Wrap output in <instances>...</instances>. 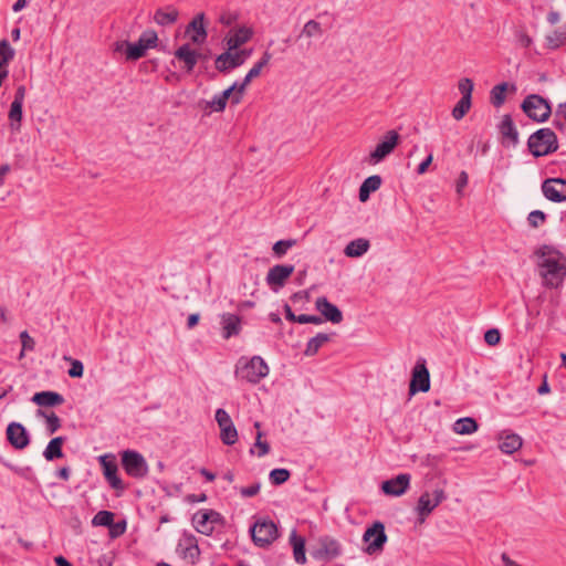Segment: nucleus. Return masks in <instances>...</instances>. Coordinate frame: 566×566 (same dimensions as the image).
<instances>
[{"label": "nucleus", "mask_w": 566, "mask_h": 566, "mask_svg": "<svg viewBox=\"0 0 566 566\" xmlns=\"http://www.w3.org/2000/svg\"><path fill=\"white\" fill-rule=\"evenodd\" d=\"M400 136L396 130H388L379 139L375 149L369 154L366 161L369 165H377L389 156L399 143Z\"/></svg>", "instance_id": "obj_8"}, {"label": "nucleus", "mask_w": 566, "mask_h": 566, "mask_svg": "<svg viewBox=\"0 0 566 566\" xmlns=\"http://www.w3.org/2000/svg\"><path fill=\"white\" fill-rule=\"evenodd\" d=\"M459 92L462 95V98H469L472 99V92L474 88V83L469 77H463L458 83Z\"/></svg>", "instance_id": "obj_51"}, {"label": "nucleus", "mask_w": 566, "mask_h": 566, "mask_svg": "<svg viewBox=\"0 0 566 566\" xmlns=\"http://www.w3.org/2000/svg\"><path fill=\"white\" fill-rule=\"evenodd\" d=\"M501 340V334L499 332V329L496 328H491V329H488L484 334V342L490 345V346H495L500 343Z\"/></svg>", "instance_id": "obj_54"}, {"label": "nucleus", "mask_w": 566, "mask_h": 566, "mask_svg": "<svg viewBox=\"0 0 566 566\" xmlns=\"http://www.w3.org/2000/svg\"><path fill=\"white\" fill-rule=\"evenodd\" d=\"M499 449L506 454H512L522 448V438L516 433L502 432L500 434Z\"/></svg>", "instance_id": "obj_26"}, {"label": "nucleus", "mask_w": 566, "mask_h": 566, "mask_svg": "<svg viewBox=\"0 0 566 566\" xmlns=\"http://www.w3.org/2000/svg\"><path fill=\"white\" fill-rule=\"evenodd\" d=\"M216 421L220 428V439L226 446H233L238 441V431L229 413L219 408L216 410Z\"/></svg>", "instance_id": "obj_13"}, {"label": "nucleus", "mask_w": 566, "mask_h": 566, "mask_svg": "<svg viewBox=\"0 0 566 566\" xmlns=\"http://www.w3.org/2000/svg\"><path fill=\"white\" fill-rule=\"evenodd\" d=\"M14 50L11 48L8 40L0 41V66L7 67L10 61L14 59Z\"/></svg>", "instance_id": "obj_41"}, {"label": "nucleus", "mask_w": 566, "mask_h": 566, "mask_svg": "<svg viewBox=\"0 0 566 566\" xmlns=\"http://www.w3.org/2000/svg\"><path fill=\"white\" fill-rule=\"evenodd\" d=\"M295 268L292 264H276L272 266L265 277L266 284L273 292L283 287L286 280L293 274Z\"/></svg>", "instance_id": "obj_14"}, {"label": "nucleus", "mask_w": 566, "mask_h": 566, "mask_svg": "<svg viewBox=\"0 0 566 566\" xmlns=\"http://www.w3.org/2000/svg\"><path fill=\"white\" fill-rule=\"evenodd\" d=\"M114 513L111 511H99L94 515L92 524L94 526H112V523L114 522Z\"/></svg>", "instance_id": "obj_45"}, {"label": "nucleus", "mask_w": 566, "mask_h": 566, "mask_svg": "<svg viewBox=\"0 0 566 566\" xmlns=\"http://www.w3.org/2000/svg\"><path fill=\"white\" fill-rule=\"evenodd\" d=\"M542 192L552 202L566 201V179L548 178L542 184Z\"/></svg>", "instance_id": "obj_15"}, {"label": "nucleus", "mask_w": 566, "mask_h": 566, "mask_svg": "<svg viewBox=\"0 0 566 566\" xmlns=\"http://www.w3.org/2000/svg\"><path fill=\"white\" fill-rule=\"evenodd\" d=\"M7 439L10 444L18 450L27 448L30 443L27 429L19 422H11L8 424Z\"/></svg>", "instance_id": "obj_17"}, {"label": "nucleus", "mask_w": 566, "mask_h": 566, "mask_svg": "<svg viewBox=\"0 0 566 566\" xmlns=\"http://www.w3.org/2000/svg\"><path fill=\"white\" fill-rule=\"evenodd\" d=\"M260 489H261V483L260 482H255L249 486H243L240 489V494L243 496V497H252L254 495H256L259 492H260Z\"/></svg>", "instance_id": "obj_56"}, {"label": "nucleus", "mask_w": 566, "mask_h": 566, "mask_svg": "<svg viewBox=\"0 0 566 566\" xmlns=\"http://www.w3.org/2000/svg\"><path fill=\"white\" fill-rule=\"evenodd\" d=\"M98 462L103 470V475L111 488L115 491L123 492L126 489V485L118 475L116 457L113 453H106L98 457Z\"/></svg>", "instance_id": "obj_10"}, {"label": "nucleus", "mask_w": 566, "mask_h": 566, "mask_svg": "<svg viewBox=\"0 0 566 566\" xmlns=\"http://www.w3.org/2000/svg\"><path fill=\"white\" fill-rule=\"evenodd\" d=\"M521 107L527 117L538 123L546 122L552 114L551 104L538 94L526 96Z\"/></svg>", "instance_id": "obj_6"}, {"label": "nucleus", "mask_w": 566, "mask_h": 566, "mask_svg": "<svg viewBox=\"0 0 566 566\" xmlns=\"http://www.w3.org/2000/svg\"><path fill=\"white\" fill-rule=\"evenodd\" d=\"M315 306L326 321H329L334 324H338L343 321L342 311L336 305L331 303L326 297H318L315 302Z\"/></svg>", "instance_id": "obj_22"}, {"label": "nucleus", "mask_w": 566, "mask_h": 566, "mask_svg": "<svg viewBox=\"0 0 566 566\" xmlns=\"http://www.w3.org/2000/svg\"><path fill=\"white\" fill-rule=\"evenodd\" d=\"M444 485L446 481L442 482V485H437V488L432 492V497H429L427 493V515L431 513L444 499Z\"/></svg>", "instance_id": "obj_38"}, {"label": "nucleus", "mask_w": 566, "mask_h": 566, "mask_svg": "<svg viewBox=\"0 0 566 566\" xmlns=\"http://www.w3.org/2000/svg\"><path fill=\"white\" fill-rule=\"evenodd\" d=\"M291 476V473L287 469H273L270 474L269 479L273 485H281L285 483Z\"/></svg>", "instance_id": "obj_47"}, {"label": "nucleus", "mask_w": 566, "mask_h": 566, "mask_svg": "<svg viewBox=\"0 0 566 566\" xmlns=\"http://www.w3.org/2000/svg\"><path fill=\"white\" fill-rule=\"evenodd\" d=\"M251 49H243L234 53H232V51H229L228 49L226 52L219 54L216 57L214 66L220 73L227 74L231 70L241 66L245 62V60L251 55Z\"/></svg>", "instance_id": "obj_9"}, {"label": "nucleus", "mask_w": 566, "mask_h": 566, "mask_svg": "<svg viewBox=\"0 0 566 566\" xmlns=\"http://www.w3.org/2000/svg\"><path fill=\"white\" fill-rule=\"evenodd\" d=\"M65 442V437L53 438L43 451V457L46 461H53L64 455L62 446Z\"/></svg>", "instance_id": "obj_32"}, {"label": "nucleus", "mask_w": 566, "mask_h": 566, "mask_svg": "<svg viewBox=\"0 0 566 566\" xmlns=\"http://www.w3.org/2000/svg\"><path fill=\"white\" fill-rule=\"evenodd\" d=\"M547 48L551 50H557L558 48L566 44V30H555L546 36Z\"/></svg>", "instance_id": "obj_40"}, {"label": "nucleus", "mask_w": 566, "mask_h": 566, "mask_svg": "<svg viewBox=\"0 0 566 566\" xmlns=\"http://www.w3.org/2000/svg\"><path fill=\"white\" fill-rule=\"evenodd\" d=\"M185 34L191 43L200 45L207 40L208 33L205 24V13L200 12L193 17L186 28Z\"/></svg>", "instance_id": "obj_16"}, {"label": "nucleus", "mask_w": 566, "mask_h": 566, "mask_svg": "<svg viewBox=\"0 0 566 566\" xmlns=\"http://www.w3.org/2000/svg\"><path fill=\"white\" fill-rule=\"evenodd\" d=\"M63 359L71 363V368L67 371L70 377L81 378L83 376L84 366L81 360L73 359L72 357L69 356H64Z\"/></svg>", "instance_id": "obj_49"}, {"label": "nucleus", "mask_w": 566, "mask_h": 566, "mask_svg": "<svg viewBox=\"0 0 566 566\" xmlns=\"http://www.w3.org/2000/svg\"><path fill=\"white\" fill-rule=\"evenodd\" d=\"M290 542L293 546L294 559L297 564L302 565L306 562L305 556V539L302 536H297L296 532L293 531L290 535Z\"/></svg>", "instance_id": "obj_33"}, {"label": "nucleus", "mask_w": 566, "mask_h": 566, "mask_svg": "<svg viewBox=\"0 0 566 566\" xmlns=\"http://www.w3.org/2000/svg\"><path fill=\"white\" fill-rule=\"evenodd\" d=\"M227 102L222 98L220 94H216L211 101L207 102V107H209L212 112H223L226 109Z\"/></svg>", "instance_id": "obj_53"}, {"label": "nucleus", "mask_w": 566, "mask_h": 566, "mask_svg": "<svg viewBox=\"0 0 566 566\" xmlns=\"http://www.w3.org/2000/svg\"><path fill=\"white\" fill-rule=\"evenodd\" d=\"M509 84L506 82L500 83L495 85L491 90L490 99L493 106L500 107L505 102V94L507 91Z\"/></svg>", "instance_id": "obj_39"}, {"label": "nucleus", "mask_w": 566, "mask_h": 566, "mask_svg": "<svg viewBox=\"0 0 566 566\" xmlns=\"http://www.w3.org/2000/svg\"><path fill=\"white\" fill-rule=\"evenodd\" d=\"M416 510L419 524L424 523V493L419 496Z\"/></svg>", "instance_id": "obj_59"}, {"label": "nucleus", "mask_w": 566, "mask_h": 566, "mask_svg": "<svg viewBox=\"0 0 566 566\" xmlns=\"http://www.w3.org/2000/svg\"><path fill=\"white\" fill-rule=\"evenodd\" d=\"M250 83H245V78H243L241 82H234L231 87H234V94L231 98L232 105H238L241 103L243 94Z\"/></svg>", "instance_id": "obj_50"}, {"label": "nucleus", "mask_w": 566, "mask_h": 566, "mask_svg": "<svg viewBox=\"0 0 566 566\" xmlns=\"http://www.w3.org/2000/svg\"><path fill=\"white\" fill-rule=\"evenodd\" d=\"M179 17V12L174 7H167L165 9H158L156 10L154 14V21L163 27L171 25L174 24Z\"/></svg>", "instance_id": "obj_31"}, {"label": "nucleus", "mask_w": 566, "mask_h": 566, "mask_svg": "<svg viewBox=\"0 0 566 566\" xmlns=\"http://www.w3.org/2000/svg\"><path fill=\"white\" fill-rule=\"evenodd\" d=\"M472 106V99L469 98H460V101L455 104L452 109V117L455 120L462 119L470 111Z\"/></svg>", "instance_id": "obj_43"}, {"label": "nucleus", "mask_w": 566, "mask_h": 566, "mask_svg": "<svg viewBox=\"0 0 566 566\" xmlns=\"http://www.w3.org/2000/svg\"><path fill=\"white\" fill-rule=\"evenodd\" d=\"M32 401L40 407H55L64 402V397L56 391H40L35 392Z\"/></svg>", "instance_id": "obj_27"}, {"label": "nucleus", "mask_w": 566, "mask_h": 566, "mask_svg": "<svg viewBox=\"0 0 566 566\" xmlns=\"http://www.w3.org/2000/svg\"><path fill=\"white\" fill-rule=\"evenodd\" d=\"M363 541L367 544L366 552L368 554H375L382 551L384 545L387 542L384 524L381 522H375L365 531Z\"/></svg>", "instance_id": "obj_12"}, {"label": "nucleus", "mask_w": 566, "mask_h": 566, "mask_svg": "<svg viewBox=\"0 0 566 566\" xmlns=\"http://www.w3.org/2000/svg\"><path fill=\"white\" fill-rule=\"evenodd\" d=\"M381 177L373 175L366 178L359 187V200L365 202L371 192L378 190L381 186Z\"/></svg>", "instance_id": "obj_30"}, {"label": "nucleus", "mask_w": 566, "mask_h": 566, "mask_svg": "<svg viewBox=\"0 0 566 566\" xmlns=\"http://www.w3.org/2000/svg\"><path fill=\"white\" fill-rule=\"evenodd\" d=\"M260 427H261V424L259 421L254 422V428L258 429L254 447L258 449V452H256L258 457L262 458L270 452V444L266 441L262 440L263 433L260 431Z\"/></svg>", "instance_id": "obj_44"}, {"label": "nucleus", "mask_w": 566, "mask_h": 566, "mask_svg": "<svg viewBox=\"0 0 566 566\" xmlns=\"http://www.w3.org/2000/svg\"><path fill=\"white\" fill-rule=\"evenodd\" d=\"M528 224L533 228H538L546 221V214L542 210H534L527 217Z\"/></svg>", "instance_id": "obj_52"}, {"label": "nucleus", "mask_w": 566, "mask_h": 566, "mask_svg": "<svg viewBox=\"0 0 566 566\" xmlns=\"http://www.w3.org/2000/svg\"><path fill=\"white\" fill-rule=\"evenodd\" d=\"M499 132L504 146H516L518 144V132L511 115L506 114L503 116L499 125Z\"/></svg>", "instance_id": "obj_21"}, {"label": "nucleus", "mask_w": 566, "mask_h": 566, "mask_svg": "<svg viewBox=\"0 0 566 566\" xmlns=\"http://www.w3.org/2000/svg\"><path fill=\"white\" fill-rule=\"evenodd\" d=\"M108 527H109V533H111L112 537H117L125 533L126 522L125 521L117 522V523L113 522L112 526H108Z\"/></svg>", "instance_id": "obj_58"}, {"label": "nucleus", "mask_w": 566, "mask_h": 566, "mask_svg": "<svg viewBox=\"0 0 566 566\" xmlns=\"http://www.w3.org/2000/svg\"><path fill=\"white\" fill-rule=\"evenodd\" d=\"M270 368L261 356L241 357L235 366V376L250 384H259L269 375Z\"/></svg>", "instance_id": "obj_3"}, {"label": "nucleus", "mask_w": 566, "mask_h": 566, "mask_svg": "<svg viewBox=\"0 0 566 566\" xmlns=\"http://www.w3.org/2000/svg\"><path fill=\"white\" fill-rule=\"evenodd\" d=\"M410 475L401 473L396 478L389 479L381 483V490L385 494L391 496H400L403 494L409 485Z\"/></svg>", "instance_id": "obj_20"}, {"label": "nucleus", "mask_w": 566, "mask_h": 566, "mask_svg": "<svg viewBox=\"0 0 566 566\" xmlns=\"http://www.w3.org/2000/svg\"><path fill=\"white\" fill-rule=\"evenodd\" d=\"M174 55L178 61L184 63V69L188 73L193 71L199 59L202 57V54L199 53L198 51L191 49L189 43H185L181 46H179L175 51Z\"/></svg>", "instance_id": "obj_19"}, {"label": "nucleus", "mask_w": 566, "mask_h": 566, "mask_svg": "<svg viewBox=\"0 0 566 566\" xmlns=\"http://www.w3.org/2000/svg\"><path fill=\"white\" fill-rule=\"evenodd\" d=\"M60 479L67 481L71 476V470L69 467H63L59 469L55 473Z\"/></svg>", "instance_id": "obj_63"}, {"label": "nucleus", "mask_w": 566, "mask_h": 566, "mask_svg": "<svg viewBox=\"0 0 566 566\" xmlns=\"http://www.w3.org/2000/svg\"><path fill=\"white\" fill-rule=\"evenodd\" d=\"M222 336L224 339H229L237 336L241 332V318L231 313H224L221 315Z\"/></svg>", "instance_id": "obj_24"}, {"label": "nucleus", "mask_w": 566, "mask_h": 566, "mask_svg": "<svg viewBox=\"0 0 566 566\" xmlns=\"http://www.w3.org/2000/svg\"><path fill=\"white\" fill-rule=\"evenodd\" d=\"M323 34V29H322V25L319 22H317L316 20H308L301 33H300V38L302 36H306V38H313V36H319Z\"/></svg>", "instance_id": "obj_42"}, {"label": "nucleus", "mask_w": 566, "mask_h": 566, "mask_svg": "<svg viewBox=\"0 0 566 566\" xmlns=\"http://www.w3.org/2000/svg\"><path fill=\"white\" fill-rule=\"evenodd\" d=\"M38 415L45 417L46 430L50 434L55 433L61 428V419L54 412L45 415L44 411L38 410Z\"/></svg>", "instance_id": "obj_48"}, {"label": "nucleus", "mask_w": 566, "mask_h": 566, "mask_svg": "<svg viewBox=\"0 0 566 566\" xmlns=\"http://www.w3.org/2000/svg\"><path fill=\"white\" fill-rule=\"evenodd\" d=\"M253 35V31L248 27H240L232 29L229 32V36L226 38V43L229 51L239 49L241 45L250 41Z\"/></svg>", "instance_id": "obj_23"}, {"label": "nucleus", "mask_w": 566, "mask_h": 566, "mask_svg": "<svg viewBox=\"0 0 566 566\" xmlns=\"http://www.w3.org/2000/svg\"><path fill=\"white\" fill-rule=\"evenodd\" d=\"M25 86L24 85H19L17 87V91H15V94H14V98L12 102H19L21 104H23L24 102V97H25Z\"/></svg>", "instance_id": "obj_60"}, {"label": "nucleus", "mask_w": 566, "mask_h": 566, "mask_svg": "<svg viewBox=\"0 0 566 566\" xmlns=\"http://www.w3.org/2000/svg\"><path fill=\"white\" fill-rule=\"evenodd\" d=\"M20 340L22 344V350H33L35 346L34 339L29 335L27 331L20 333Z\"/></svg>", "instance_id": "obj_55"}, {"label": "nucleus", "mask_w": 566, "mask_h": 566, "mask_svg": "<svg viewBox=\"0 0 566 566\" xmlns=\"http://www.w3.org/2000/svg\"><path fill=\"white\" fill-rule=\"evenodd\" d=\"M339 543L329 537L324 536L319 538V547L312 552V556L316 559H332L340 555Z\"/></svg>", "instance_id": "obj_18"}, {"label": "nucleus", "mask_w": 566, "mask_h": 566, "mask_svg": "<svg viewBox=\"0 0 566 566\" xmlns=\"http://www.w3.org/2000/svg\"><path fill=\"white\" fill-rule=\"evenodd\" d=\"M158 35L155 30L148 29L145 30L138 41L136 43H130L128 41H117L114 44L115 52L125 51L127 61H137L144 57L147 53V50L154 49L157 46Z\"/></svg>", "instance_id": "obj_2"}, {"label": "nucleus", "mask_w": 566, "mask_h": 566, "mask_svg": "<svg viewBox=\"0 0 566 566\" xmlns=\"http://www.w3.org/2000/svg\"><path fill=\"white\" fill-rule=\"evenodd\" d=\"M555 116L566 119V103H560L556 109Z\"/></svg>", "instance_id": "obj_64"}, {"label": "nucleus", "mask_w": 566, "mask_h": 566, "mask_svg": "<svg viewBox=\"0 0 566 566\" xmlns=\"http://www.w3.org/2000/svg\"><path fill=\"white\" fill-rule=\"evenodd\" d=\"M22 106H23V104H21L19 102L11 103L8 117L10 120V128L12 132H20L21 122H22V117H23Z\"/></svg>", "instance_id": "obj_36"}, {"label": "nucleus", "mask_w": 566, "mask_h": 566, "mask_svg": "<svg viewBox=\"0 0 566 566\" xmlns=\"http://www.w3.org/2000/svg\"><path fill=\"white\" fill-rule=\"evenodd\" d=\"M297 323H300V324H315V325H318V324L323 323V318L321 316H317V315L301 314V315L297 316Z\"/></svg>", "instance_id": "obj_57"}, {"label": "nucleus", "mask_w": 566, "mask_h": 566, "mask_svg": "<svg viewBox=\"0 0 566 566\" xmlns=\"http://www.w3.org/2000/svg\"><path fill=\"white\" fill-rule=\"evenodd\" d=\"M177 552H179L184 558H189L195 562L200 554L196 537L188 535L180 539L177 545Z\"/></svg>", "instance_id": "obj_25"}, {"label": "nucleus", "mask_w": 566, "mask_h": 566, "mask_svg": "<svg viewBox=\"0 0 566 566\" xmlns=\"http://www.w3.org/2000/svg\"><path fill=\"white\" fill-rule=\"evenodd\" d=\"M517 40H518V43L523 46V48H528L531 46L532 44V38L526 34L525 32H521L518 33L517 35Z\"/></svg>", "instance_id": "obj_61"}, {"label": "nucleus", "mask_w": 566, "mask_h": 566, "mask_svg": "<svg viewBox=\"0 0 566 566\" xmlns=\"http://www.w3.org/2000/svg\"><path fill=\"white\" fill-rule=\"evenodd\" d=\"M222 523L223 516L214 510H199L192 517L196 531L205 535H211L214 531V525Z\"/></svg>", "instance_id": "obj_11"}, {"label": "nucleus", "mask_w": 566, "mask_h": 566, "mask_svg": "<svg viewBox=\"0 0 566 566\" xmlns=\"http://www.w3.org/2000/svg\"><path fill=\"white\" fill-rule=\"evenodd\" d=\"M331 340V335L325 333H318L314 337L310 338L306 343L304 350L305 356H314L318 353L319 348Z\"/></svg>", "instance_id": "obj_35"}, {"label": "nucleus", "mask_w": 566, "mask_h": 566, "mask_svg": "<svg viewBox=\"0 0 566 566\" xmlns=\"http://www.w3.org/2000/svg\"><path fill=\"white\" fill-rule=\"evenodd\" d=\"M419 391H424V359H418L409 386L410 396Z\"/></svg>", "instance_id": "obj_28"}, {"label": "nucleus", "mask_w": 566, "mask_h": 566, "mask_svg": "<svg viewBox=\"0 0 566 566\" xmlns=\"http://www.w3.org/2000/svg\"><path fill=\"white\" fill-rule=\"evenodd\" d=\"M452 429L457 434H472L479 429V424L475 419L471 417H464L458 419L453 423Z\"/></svg>", "instance_id": "obj_34"}, {"label": "nucleus", "mask_w": 566, "mask_h": 566, "mask_svg": "<svg viewBox=\"0 0 566 566\" xmlns=\"http://www.w3.org/2000/svg\"><path fill=\"white\" fill-rule=\"evenodd\" d=\"M296 244V240H279L273 244V253L276 258L281 259L286 254V252Z\"/></svg>", "instance_id": "obj_46"}, {"label": "nucleus", "mask_w": 566, "mask_h": 566, "mask_svg": "<svg viewBox=\"0 0 566 566\" xmlns=\"http://www.w3.org/2000/svg\"><path fill=\"white\" fill-rule=\"evenodd\" d=\"M250 534L255 546L268 547L279 537V530L272 520L261 518L250 527Z\"/></svg>", "instance_id": "obj_5"}, {"label": "nucleus", "mask_w": 566, "mask_h": 566, "mask_svg": "<svg viewBox=\"0 0 566 566\" xmlns=\"http://www.w3.org/2000/svg\"><path fill=\"white\" fill-rule=\"evenodd\" d=\"M120 455L122 467L129 476L138 480L147 476L149 468L142 453L135 450H125Z\"/></svg>", "instance_id": "obj_7"}, {"label": "nucleus", "mask_w": 566, "mask_h": 566, "mask_svg": "<svg viewBox=\"0 0 566 566\" xmlns=\"http://www.w3.org/2000/svg\"><path fill=\"white\" fill-rule=\"evenodd\" d=\"M468 185V174L462 171L457 181V191L460 193L461 190Z\"/></svg>", "instance_id": "obj_62"}, {"label": "nucleus", "mask_w": 566, "mask_h": 566, "mask_svg": "<svg viewBox=\"0 0 566 566\" xmlns=\"http://www.w3.org/2000/svg\"><path fill=\"white\" fill-rule=\"evenodd\" d=\"M527 146L534 157L546 156L558 149L557 136L551 128H541L528 137Z\"/></svg>", "instance_id": "obj_4"}, {"label": "nucleus", "mask_w": 566, "mask_h": 566, "mask_svg": "<svg viewBox=\"0 0 566 566\" xmlns=\"http://www.w3.org/2000/svg\"><path fill=\"white\" fill-rule=\"evenodd\" d=\"M370 248V243L365 238H358L350 241L344 249V254L348 258H360Z\"/></svg>", "instance_id": "obj_29"}, {"label": "nucleus", "mask_w": 566, "mask_h": 566, "mask_svg": "<svg viewBox=\"0 0 566 566\" xmlns=\"http://www.w3.org/2000/svg\"><path fill=\"white\" fill-rule=\"evenodd\" d=\"M537 254L543 259L539 266L544 285L558 289L566 277V256L549 245L539 248Z\"/></svg>", "instance_id": "obj_1"}, {"label": "nucleus", "mask_w": 566, "mask_h": 566, "mask_svg": "<svg viewBox=\"0 0 566 566\" xmlns=\"http://www.w3.org/2000/svg\"><path fill=\"white\" fill-rule=\"evenodd\" d=\"M272 59V54L269 51H265L261 59L252 66V69L244 76L245 83H251L254 77H258L261 74V71L264 66H266Z\"/></svg>", "instance_id": "obj_37"}]
</instances>
